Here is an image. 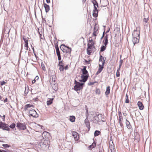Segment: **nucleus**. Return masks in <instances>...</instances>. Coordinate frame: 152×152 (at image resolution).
Masks as SVG:
<instances>
[{"instance_id":"13d9d810","label":"nucleus","mask_w":152,"mask_h":152,"mask_svg":"<svg viewBox=\"0 0 152 152\" xmlns=\"http://www.w3.org/2000/svg\"><path fill=\"white\" fill-rule=\"evenodd\" d=\"M35 79H34L32 81V83H34L35 82H36Z\"/></svg>"},{"instance_id":"0e129e2a","label":"nucleus","mask_w":152,"mask_h":152,"mask_svg":"<svg viewBox=\"0 0 152 152\" xmlns=\"http://www.w3.org/2000/svg\"><path fill=\"white\" fill-rule=\"evenodd\" d=\"M28 93V91L26 92V90H25V94H27Z\"/></svg>"},{"instance_id":"ea45409f","label":"nucleus","mask_w":152,"mask_h":152,"mask_svg":"<svg viewBox=\"0 0 152 152\" xmlns=\"http://www.w3.org/2000/svg\"><path fill=\"white\" fill-rule=\"evenodd\" d=\"M23 40L24 41L25 43H28V39H27L26 38H25L24 37H23Z\"/></svg>"},{"instance_id":"49530a36","label":"nucleus","mask_w":152,"mask_h":152,"mask_svg":"<svg viewBox=\"0 0 152 152\" xmlns=\"http://www.w3.org/2000/svg\"><path fill=\"white\" fill-rule=\"evenodd\" d=\"M91 145L92 146V148H94L96 146V144L95 143H93Z\"/></svg>"},{"instance_id":"412c9836","label":"nucleus","mask_w":152,"mask_h":152,"mask_svg":"<svg viewBox=\"0 0 152 152\" xmlns=\"http://www.w3.org/2000/svg\"><path fill=\"white\" fill-rule=\"evenodd\" d=\"M94 42H88L87 45L88 47L90 49H91L92 47L94 46Z\"/></svg>"},{"instance_id":"3c124183","label":"nucleus","mask_w":152,"mask_h":152,"mask_svg":"<svg viewBox=\"0 0 152 152\" xmlns=\"http://www.w3.org/2000/svg\"><path fill=\"white\" fill-rule=\"evenodd\" d=\"M25 47H28V43H25Z\"/></svg>"},{"instance_id":"5fc2aeb1","label":"nucleus","mask_w":152,"mask_h":152,"mask_svg":"<svg viewBox=\"0 0 152 152\" xmlns=\"http://www.w3.org/2000/svg\"><path fill=\"white\" fill-rule=\"evenodd\" d=\"M89 61H87L86 60H85V62L86 63V64H89Z\"/></svg>"},{"instance_id":"58836bf2","label":"nucleus","mask_w":152,"mask_h":152,"mask_svg":"<svg viewBox=\"0 0 152 152\" xmlns=\"http://www.w3.org/2000/svg\"><path fill=\"white\" fill-rule=\"evenodd\" d=\"M97 31V30L94 27V31L93 33V35L95 37L96 36V32Z\"/></svg>"},{"instance_id":"864d4df0","label":"nucleus","mask_w":152,"mask_h":152,"mask_svg":"<svg viewBox=\"0 0 152 152\" xmlns=\"http://www.w3.org/2000/svg\"><path fill=\"white\" fill-rule=\"evenodd\" d=\"M88 42H94L93 40L91 39H89Z\"/></svg>"},{"instance_id":"cd10ccee","label":"nucleus","mask_w":152,"mask_h":152,"mask_svg":"<svg viewBox=\"0 0 152 152\" xmlns=\"http://www.w3.org/2000/svg\"><path fill=\"white\" fill-rule=\"evenodd\" d=\"M126 125L127 127L129 129L130 128L131 125H130V123L129 121H128L126 119Z\"/></svg>"},{"instance_id":"a18cd8bd","label":"nucleus","mask_w":152,"mask_h":152,"mask_svg":"<svg viewBox=\"0 0 152 152\" xmlns=\"http://www.w3.org/2000/svg\"><path fill=\"white\" fill-rule=\"evenodd\" d=\"M6 83V82H5L3 80L0 82V85L2 86Z\"/></svg>"},{"instance_id":"a19ab883","label":"nucleus","mask_w":152,"mask_h":152,"mask_svg":"<svg viewBox=\"0 0 152 152\" xmlns=\"http://www.w3.org/2000/svg\"><path fill=\"white\" fill-rule=\"evenodd\" d=\"M2 145L4 148H9L10 147V146L9 145L7 144H3Z\"/></svg>"},{"instance_id":"4be33fe9","label":"nucleus","mask_w":152,"mask_h":152,"mask_svg":"<svg viewBox=\"0 0 152 152\" xmlns=\"http://www.w3.org/2000/svg\"><path fill=\"white\" fill-rule=\"evenodd\" d=\"M66 47L64 45H62L60 47V48L64 53H65Z\"/></svg>"},{"instance_id":"7c9ffc66","label":"nucleus","mask_w":152,"mask_h":152,"mask_svg":"<svg viewBox=\"0 0 152 152\" xmlns=\"http://www.w3.org/2000/svg\"><path fill=\"white\" fill-rule=\"evenodd\" d=\"M100 133V132L99 131L96 130L95 131L94 133V136L95 137L98 136L99 135Z\"/></svg>"},{"instance_id":"b1692460","label":"nucleus","mask_w":152,"mask_h":152,"mask_svg":"<svg viewBox=\"0 0 152 152\" xmlns=\"http://www.w3.org/2000/svg\"><path fill=\"white\" fill-rule=\"evenodd\" d=\"M110 87L109 86H107L106 88V91L105 92V94L107 95L110 93Z\"/></svg>"},{"instance_id":"7ed1b4c3","label":"nucleus","mask_w":152,"mask_h":152,"mask_svg":"<svg viewBox=\"0 0 152 152\" xmlns=\"http://www.w3.org/2000/svg\"><path fill=\"white\" fill-rule=\"evenodd\" d=\"M16 127L20 130H24L26 129V126L24 123H18Z\"/></svg>"},{"instance_id":"338daca9","label":"nucleus","mask_w":152,"mask_h":152,"mask_svg":"<svg viewBox=\"0 0 152 152\" xmlns=\"http://www.w3.org/2000/svg\"><path fill=\"white\" fill-rule=\"evenodd\" d=\"M0 100L1 101L3 100H2V97L0 95Z\"/></svg>"},{"instance_id":"dca6fc26","label":"nucleus","mask_w":152,"mask_h":152,"mask_svg":"<svg viewBox=\"0 0 152 152\" xmlns=\"http://www.w3.org/2000/svg\"><path fill=\"white\" fill-rule=\"evenodd\" d=\"M137 105L140 110H142L143 109L144 106L142 102L140 101H138L137 102Z\"/></svg>"},{"instance_id":"393cba45","label":"nucleus","mask_w":152,"mask_h":152,"mask_svg":"<svg viewBox=\"0 0 152 152\" xmlns=\"http://www.w3.org/2000/svg\"><path fill=\"white\" fill-rule=\"evenodd\" d=\"M66 48L67 49H66L65 53H68L69 54L70 53L71 51V48H69L68 46L66 47Z\"/></svg>"},{"instance_id":"aec40b11","label":"nucleus","mask_w":152,"mask_h":152,"mask_svg":"<svg viewBox=\"0 0 152 152\" xmlns=\"http://www.w3.org/2000/svg\"><path fill=\"white\" fill-rule=\"evenodd\" d=\"M83 72V75H87L88 74V72L86 69V67L85 66L83 69H81Z\"/></svg>"},{"instance_id":"6ab92c4d","label":"nucleus","mask_w":152,"mask_h":152,"mask_svg":"<svg viewBox=\"0 0 152 152\" xmlns=\"http://www.w3.org/2000/svg\"><path fill=\"white\" fill-rule=\"evenodd\" d=\"M44 6L45 7V11L46 12H48L50 10V7L48 5L44 3Z\"/></svg>"},{"instance_id":"f8f14e48","label":"nucleus","mask_w":152,"mask_h":152,"mask_svg":"<svg viewBox=\"0 0 152 152\" xmlns=\"http://www.w3.org/2000/svg\"><path fill=\"white\" fill-rule=\"evenodd\" d=\"M132 37H136L140 38V32L137 31L136 30L134 31L132 34Z\"/></svg>"},{"instance_id":"bf43d9fd","label":"nucleus","mask_w":152,"mask_h":152,"mask_svg":"<svg viewBox=\"0 0 152 152\" xmlns=\"http://www.w3.org/2000/svg\"><path fill=\"white\" fill-rule=\"evenodd\" d=\"M92 146L91 145H90L89 147H88V148H89V149H92L93 148H92Z\"/></svg>"},{"instance_id":"f704fd0d","label":"nucleus","mask_w":152,"mask_h":152,"mask_svg":"<svg viewBox=\"0 0 152 152\" xmlns=\"http://www.w3.org/2000/svg\"><path fill=\"white\" fill-rule=\"evenodd\" d=\"M100 58L99 59V61H100V62H102H102H103V61H104V58L103 57L102 55H100Z\"/></svg>"},{"instance_id":"8fccbe9b","label":"nucleus","mask_w":152,"mask_h":152,"mask_svg":"<svg viewBox=\"0 0 152 152\" xmlns=\"http://www.w3.org/2000/svg\"><path fill=\"white\" fill-rule=\"evenodd\" d=\"M68 65H66L64 67V69H65V70L67 69H68Z\"/></svg>"},{"instance_id":"5701e85b","label":"nucleus","mask_w":152,"mask_h":152,"mask_svg":"<svg viewBox=\"0 0 152 152\" xmlns=\"http://www.w3.org/2000/svg\"><path fill=\"white\" fill-rule=\"evenodd\" d=\"M34 107V106L32 104H26L24 107V109L25 110H26L29 107Z\"/></svg>"},{"instance_id":"774afa93","label":"nucleus","mask_w":152,"mask_h":152,"mask_svg":"<svg viewBox=\"0 0 152 152\" xmlns=\"http://www.w3.org/2000/svg\"><path fill=\"white\" fill-rule=\"evenodd\" d=\"M126 98H128V96L127 94H126Z\"/></svg>"},{"instance_id":"bb28decb","label":"nucleus","mask_w":152,"mask_h":152,"mask_svg":"<svg viewBox=\"0 0 152 152\" xmlns=\"http://www.w3.org/2000/svg\"><path fill=\"white\" fill-rule=\"evenodd\" d=\"M75 116L73 115L70 116L69 120L71 122H74L75 121Z\"/></svg>"},{"instance_id":"c03bdc74","label":"nucleus","mask_w":152,"mask_h":152,"mask_svg":"<svg viewBox=\"0 0 152 152\" xmlns=\"http://www.w3.org/2000/svg\"><path fill=\"white\" fill-rule=\"evenodd\" d=\"M97 7L95 6H94V10L93 12H97L98 11V10L97 8Z\"/></svg>"},{"instance_id":"ddd939ff","label":"nucleus","mask_w":152,"mask_h":152,"mask_svg":"<svg viewBox=\"0 0 152 152\" xmlns=\"http://www.w3.org/2000/svg\"><path fill=\"white\" fill-rule=\"evenodd\" d=\"M72 134L74 137L75 140L77 141L79 138V135L78 133L75 132H73Z\"/></svg>"},{"instance_id":"052dcab7","label":"nucleus","mask_w":152,"mask_h":152,"mask_svg":"<svg viewBox=\"0 0 152 152\" xmlns=\"http://www.w3.org/2000/svg\"><path fill=\"white\" fill-rule=\"evenodd\" d=\"M46 2L48 3H49L50 2V0H46Z\"/></svg>"},{"instance_id":"c9c22d12","label":"nucleus","mask_w":152,"mask_h":152,"mask_svg":"<svg viewBox=\"0 0 152 152\" xmlns=\"http://www.w3.org/2000/svg\"><path fill=\"white\" fill-rule=\"evenodd\" d=\"M15 124L14 123H13L12 124H11L9 126V127L10 128H11L12 129L14 128H15Z\"/></svg>"},{"instance_id":"09e8293b","label":"nucleus","mask_w":152,"mask_h":152,"mask_svg":"<svg viewBox=\"0 0 152 152\" xmlns=\"http://www.w3.org/2000/svg\"><path fill=\"white\" fill-rule=\"evenodd\" d=\"M129 102V100L128 98H126L125 100V103H128Z\"/></svg>"},{"instance_id":"0eeeda50","label":"nucleus","mask_w":152,"mask_h":152,"mask_svg":"<svg viewBox=\"0 0 152 152\" xmlns=\"http://www.w3.org/2000/svg\"><path fill=\"white\" fill-rule=\"evenodd\" d=\"M81 79L79 80L81 82H85L88 79V75H82L80 77Z\"/></svg>"},{"instance_id":"603ef678","label":"nucleus","mask_w":152,"mask_h":152,"mask_svg":"<svg viewBox=\"0 0 152 152\" xmlns=\"http://www.w3.org/2000/svg\"><path fill=\"white\" fill-rule=\"evenodd\" d=\"M39 79V77L38 76H36L34 79H35V80H38Z\"/></svg>"},{"instance_id":"79ce46f5","label":"nucleus","mask_w":152,"mask_h":152,"mask_svg":"<svg viewBox=\"0 0 152 152\" xmlns=\"http://www.w3.org/2000/svg\"><path fill=\"white\" fill-rule=\"evenodd\" d=\"M123 62V60L122 59H121L119 63V65L120 67H121V66L122 65V63Z\"/></svg>"},{"instance_id":"69168bd1","label":"nucleus","mask_w":152,"mask_h":152,"mask_svg":"<svg viewBox=\"0 0 152 152\" xmlns=\"http://www.w3.org/2000/svg\"><path fill=\"white\" fill-rule=\"evenodd\" d=\"M59 64H62L63 63L62 61H59Z\"/></svg>"},{"instance_id":"c756f323","label":"nucleus","mask_w":152,"mask_h":152,"mask_svg":"<svg viewBox=\"0 0 152 152\" xmlns=\"http://www.w3.org/2000/svg\"><path fill=\"white\" fill-rule=\"evenodd\" d=\"M48 134L49 133L46 132H45L43 133L42 134V136L43 137V138H44L45 137V138H46V136L47 135H48Z\"/></svg>"},{"instance_id":"39448f33","label":"nucleus","mask_w":152,"mask_h":152,"mask_svg":"<svg viewBox=\"0 0 152 152\" xmlns=\"http://www.w3.org/2000/svg\"><path fill=\"white\" fill-rule=\"evenodd\" d=\"M0 128H2L3 130L10 131V129L8 127V125L2 122H0Z\"/></svg>"},{"instance_id":"37998d69","label":"nucleus","mask_w":152,"mask_h":152,"mask_svg":"<svg viewBox=\"0 0 152 152\" xmlns=\"http://www.w3.org/2000/svg\"><path fill=\"white\" fill-rule=\"evenodd\" d=\"M41 66L42 69L44 70H45V68L44 64L42 63H41Z\"/></svg>"},{"instance_id":"2eb2a0df","label":"nucleus","mask_w":152,"mask_h":152,"mask_svg":"<svg viewBox=\"0 0 152 152\" xmlns=\"http://www.w3.org/2000/svg\"><path fill=\"white\" fill-rule=\"evenodd\" d=\"M85 123L86 127L88 128V130H89L90 128V122L88 120L87 117L85 120Z\"/></svg>"},{"instance_id":"e2e57ef3","label":"nucleus","mask_w":152,"mask_h":152,"mask_svg":"<svg viewBox=\"0 0 152 152\" xmlns=\"http://www.w3.org/2000/svg\"><path fill=\"white\" fill-rule=\"evenodd\" d=\"M86 114H88V109H86Z\"/></svg>"},{"instance_id":"473e14b6","label":"nucleus","mask_w":152,"mask_h":152,"mask_svg":"<svg viewBox=\"0 0 152 152\" xmlns=\"http://www.w3.org/2000/svg\"><path fill=\"white\" fill-rule=\"evenodd\" d=\"M98 11L97 12H93V16L95 18L97 17L98 16Z\"/></svg>"},{"instance_id":"f03ea898","label":"nucleus","mask_w":152,"mask_h":152,"mask_svg":"<svg viewBox=\"0 0 152 152\" xmlns=\"http://www.w3.org/2000/svg\"><path fill=\"white\" fill-rule=\"evenodd\" d=\"M76 79L75 80V85L74 86V89L76 91H80L83 89V86L84 85V83H80L77 81Z\"/></svg>"},{"instance_id":"f3484780","label":"nucleus","mask_w":152,"mask_h":152,"mask_svg":"<svg viewBox=\"0 0 152 152\" xmlns=\"http://www.w3.org/2000/svg\"><path fill=\"white\" fill-rule=\"evenodd\" d=\"M133 39H132L133 44L134 45L135 44L138 43L139 42V38L136 37H132Z\"/></svg>"},{"instance_id":"6e6552de","label":"nucleus","mask_w":152,"mask_h":152,"mask_svg":"<svg viewBox=\"0 0 152 152\" xmlns=\"http://www.w3.org/2000/svg\"><path fill=\"white\" fill-rule=\"evenodd\" d=\"M109 148L111 152H115V149L114 148V145L113 141L110 140L109 142Z\"/></svg>"},{"instance_id":"9b49d317","label":"nucleus","mask_w":152,"mask_h":152,"mask_svg":"<svg viewBox=\"0 0 152 152\" xmlns=\"http://www.w3.org/2000/svg\"><path fill=\"white\" fill-rule=\"evenodd\" d=\"M57 55L58 57V59L59 61H60L61 59V56L60 54V51L59 48L58 46L55 47Z\"/></svg>"},{"instance_id":"f257e3e1","label":"nucleus","mask_w":152,"mask_h":152,"mask_svg":"<svg viewBox=\"0 0 152 152\" xmlns=\"http://www.w3.org/2000/svg\"><path fill=\"white\" fill-rule=\"evenodd\" d=\"M49 142L48 140L45 139L39 142V146H41L42 149H45L48 148L49 146Z\"/></svg>"},{"instance_id":"9d476101","label":"nucleus","mask_w":152,"mask_h":152,"mask_svg":"<svg viewBox=\"0 0 152 152\" xmlns=\"http://www.w3.org/2000/svg\"><path fill=\"white\" fill-rule=\"evenodd\" d=\"M101 116L102 115L101 114H99L98 115L97 114L93 118L92 120L93 123L96 124L99 121V116H100L101 117Z\"/></svg>"},{"instance_id":"72a5a7b5","label":"nucleus","mask_w":152,"mask_h":152,"mask_svg":"<svg viewBox=\"0 0 152 152\" xmlns=\"http://www.w3.org/2000/svg\"><path fill=\"white\" fill-rule=\"evenodd\" d=\"M64 64L61 65L60 66H59V69L61 72L63 71L64 69Z\"/></svg>"},{"instance_id":"4c0bfd02","label":"nucleus","mask_w":152,"mask_h":152,"mask_svg":"<svg viewBox=\"0 0 152 152\" xmlns=\"http://www.w3.org/2000/svg\"><path fill=\"white\" fill-rule=\"evenodd\" d=\"M95 92L96 94L99 95L100 94V91L99 89H96Z\"/></svg>"},{"instance_id":"e433bc0d","label":"nucleus","mask_w":152,"mask_h":152,"mask_svg":"<svg viewBox=\"0 0 152 152\" xmlns=\"http://www.w3.org/2000/svg\"><path fill=\"white\" fill-rule=\"evenodd\" d=\"M90 50L91 49L88 48V47L87 48V53L88 55H90L91 53V50Z\"/></svg>"},{"instance_id":"4d7b16f0","label":"nucleus","mask_w":152,"mask_h":152,"mask_svg":"<svg viewBox=\"0 0 152 152\" xmlns=\"http://www.w3.org/2000/svg\"><path fill=\"white\" fill-rule=\"evenodd\" d=\"M7 101V99L6 98L4 100V102L5 103Z\"/></svg>"},{"instance_id":"de8ad7c7","label":"nucleus","mask_w":152,"mask_h":152,"mask_svg":"<svg viewBox=\"0 0 152 152\" xmlns=\"http://www.w3.org/2000/svg\"><path fill=\"white\" fill-rule=\"evenodd\" d=\"M116 75L117 77H119L120 76L119 72L117 71Z\"/></svg>"},{"instance_id":"6e6d98bb","label":"nucleus","mask_w":152,"mask_h":152,"mask_svg":"<svg viewBox=\"0 0 152 152\" xmlns=\"http://www.w3.org/2000/svg\"><path fill=\"white\" fill-rule=\"evenodd\" d=\"M104 32H105V31H104V32L103 33V35H102V37L101 38V39H102L103 38V37H104Z\"/></svg>"},{"instance_id":"a878e982","label":"nucleus","mask_w":152,"mask_h":152,"mask_svg":"<svg viewBox=\"0 0 152 152\" xmlns=\"http://www.w3.org/2000/svg\"><path fill=\"white\" fill-rule=\"evenodd\" d=\"M49 100H48L47 102V105H49L51 104L53 102V98L49 99Z\"/></svg>"},{"instance_id":"20e7f679","label":"nucleus","mask_w":152,"mask_h":152,"mask_svg":"<svg viewBox=\"0 0 152 152\" xmlns=\"http://www.w3.org/2000/svg\"><path fill=\"white\" fill-rule=\"evenodd\" d=\"M29 114L33 117L37 118L38 117V115L36 111L33 109L29 110Z\"/></svg>"},{"instance_id":"4468645a","label":"nucleus","mask_w":152,"mask_h":152,"mask_svg":"<svg viewBox=\"0 0 152 152\" xmlns=\"http://www.w3.org/2000/svg\"><path fill=\"white\" fill-rule=\"evenodd\" d=\"M108 35L106 34L104 37V40L103 41V44L104 45L106 46L108 43Z\"/></svg>"},{"instance_id":"c85d7f7f","label":"nucleus","mask_w":152,"mask_h":152,"mask_svg":"<svg viewBox=\"0 0 152 152\" xmlns=\"http://www.w3.org/2000/svg\"><path fill=\"white\" fill-rule=\"evenodd\" d=\"M96 0H93L92 1V2L93 3L94 6H95L97 7H98V4Z\"/></svg>"},{"instance_id":"423d86ee","label":"nucleus","mask_w":152,"mask_h":152,"mask_svg":"<svg viewBox=\"0 0 152 152\" xmlns=\"http://www.w3.org/2000/svg\"><path fill=\"white\" fill-rule=\"evenodd\" d=\"M119 119L118 121L121 126L123 128L124 126L122 123V121L123 120V117L122 115V114L121 111H119L118 112Z\"/></svg>"},{"instance_id":"2f4dec72","label":"nucleus","mask_w":152,"mask_h":152,"mask_svg":"<svg viewBox=\"0 0 152 152\" xmlns=\"http://www.w3.org/2000/svg\"><path fill=\"white\" fill-rule=\"evenodd\" d=\"M106 46L105 45H102L101 47V49L100 50V52H102L104 51L106 49Z\"/></svg>"},{"instance_id":"a211bd4d","label":"nucleus","mask_w":152,"mask_h":152,"mask_svg":"<svg viewBox=\"0 0 152 152\" xmlns=\"http://www.w3.org/2000/svg\"><path fill=\"white\" fill-rule=\"evenodd\" d=\"M148 17L144 18L143 20V24L144 26H147L148 24V21L149 20Z\"/></svg>"},{"instance_id":"1a4fd4ad","label":"nucleus","mask_w":152,"mask_h":152,"mask_svg":"<svg viewBox=\"0 0 152 152\" xmlns=\"http://www.w3.org/2000/svg\"><path fill=\"white\" fill-rule=\"evenodd\" d=\"M104 61H103V62H102V65H101V64H99V68L98 69L97 72L96 73V75H97L99 74L102 71L103 69L104 68Z\"/></svg>"},{"instance_id":"680f3d73","label":"nucleus","mask_w":152,"mask_h":152,"mask_svg":"<svg viewBox=\"0 0 152 152\" xmlns=\"http://www.w3.org/2000/svg\"><path fill=\"white\" fill-rule=\"evenodd\" d=\"M121 67H120V66H119V68H118L117 70V71H118V72H119V70H120V69L121 68Z\"/></svg>"}]
</instances>
